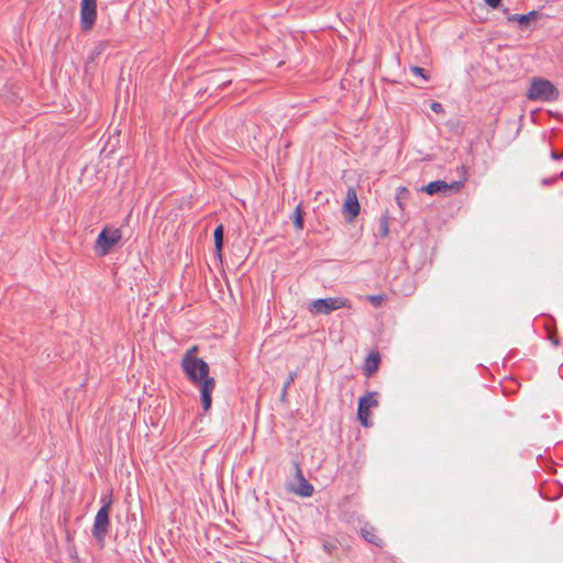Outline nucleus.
I'll list each match as a JSON object with an SVG mask.
<instances>
[{"mask_svg": "<svg viewBox=\"0 0 563 563\" xmlns=\"http://www.w3.org/2000/svg\"><path fill=\"white\" fill-rule=\"evenodd\" d=\"M199 345L190 346L180 361V367L187 379L199 388L203 411H208L212 405V393L216 388V379L210 376L209 364L197 356Z\"/></svg>", "mask_w": 563, "mask_h": 563, "instance_id": "f257e3e1", "label": "nucleus"}, {"mask_svg": "<svg viewBox=\"0 0 563 563\" xmlns=\"http://www.w3.org/2000/svg\"><path fill=\"white\" fill-rule=\"evenodd\" d=\"M102 506L98 510L95 521L91 529V534L93 539L97 541L99 548H103L106 543V538L109 533L110 529V511L112 499L109 497H101Z\"/></svg>", "mask_w": 563, "mask_h": 563, "instance_id": "f03ea898", "label": "nucleus"}, {"mask_svg": "<svg viewBox=\"0 0 563 563\" xmlns=\"http://www.w3.org/2000/svg\"><path fill=\"white\" fill-rule=\"evenodd\" d=\"M526 97L530 101L552 102L559 99L560 91L550 80L532 77Z\"/></svg>", "mask_w": 563, "mask_h": 563, "instance_id": "7ed1b4c3", "label": "nucleus"}, {"mask_svg": "<svg viewBox=\"0 0 563 563\" xmlns=\"http://www.w3.org/2000/svg\"><path fill=\"white\" fill-rule=\"evenodd\" d=\"M346 307H351L349 299L343 297H328L311 301L308 306V310L312 314H330L334 310Z\"/></svg>", "mask_w": 563, "mask_h": 563, "instance_id": "20e7f679", "label": "nucleus"}, {"mask_svg": "<svg viewBox=\"0 0 563 563\" xmlns=\"http://www.w3.org/2000/svg\"><path fill=\"white\" fill-rule=\"evenodd\" d=\"M122 232L120 229L110 230L104 228L98 235L95 243V252L98 256L108 255L111 250L121 241Z\"/></svg>", "mask_w": 563, "mask_h": 563, "instance_id": "39448f33", "label": "nucleus"}, {"mask_svg": "<svg viewBox=\"0 0 563 563\" xmlns=\"http://www.w3.org/2000/svg\"><path fill=\"white\" fill-rule=\"evenodd\" d=\"M361 206L357 199L356 190L349 187L342 208V213L347 222H353L360 214Z\"/></svg>", "mask_w": 563, "mask_h": 563, "instance_id": "423d86ee", "label": "nucleus"}, {"mask_svg": "<svg viewBox=\"0 0 563 563\" xmlns=\"http://www.w3.org/2000/svg\"><path fill=\"white\" fill-rule=\"evenodd\" d=\"M97 19V0H81L80 3V24L84 31H89L95 25Z\"/></svg>", "mask_w": 563, "mask_h": 563, "instance_id": "0eeeda50", "label": "nucleus"}, {"mask_svg": "<svg viewBox=\"0 0 563 563\" xmlns=\"http://www.w3.org/2000/svg\"><path fill=\"white\" fill-rule=\"evenodd\" d=\"M380 360V353L377 350L369 352L363 365V375L367 378L372 377L378 371Z\"/></svg>", "mask_w": 563, "mask_h": 563, "instance_id": "6e6552de", "label": "nucleus"}, {"mask_svg": "<svg viewBox=\"0 0 563 563\" xmlns=\"http://www.w3.org/2000/svg\"><path fill=\"white\" fill-rule=\"evenodd\" d=\"M361 537L368 543L376 545L377 548L382 549L384 548L385 543L384 540L377 536L376 529L371 526L368 522H366L361 528Z\"/></svg>", "mask_w": 563, "mask_h": 563, "instance_id": "1a4fd4ad", "label": "nucleus"}, {"mask_svg": "<svg viewBox=\"0 0 563 563\" xmlns=\"http://www.w3.org/2000/svg\"><path fill=\"white\" fill-rule=\"evenodd\" d=\"M540 16L539 11L532 10L526 14H511L508 16L509 22H518L521 29H525L533 20Z\"/></svg>", "mask_w": 563, "mask_h": 563, "instance_id": "9d476101", "label": "nucleus"}, {"mask_svg": "<svg viewBox=\"0 0 563 563\" xmlns=\"http://www.w3.org/2000/svg\"><path fill=\"white\" fill-rule=\"evenodd\" d=\"M357 419L364 428H369L373 426V422L371 420V409L367 408V404L365 402L364 399L358 400Z\"/></svg>", "mask_w": 563, "mask_h": 563, "instance_id": "9b49d317", "label": "nucleus"}, {"mask_svg": "<svg viewBox=\"0 0 563 563\" xmlns=\"http://www.w3.org/2000/svg\"><path fill=\"white\" fill-rule=\"evenodd\" d=\"M296 472L300 479V485L296 493L302 497H310L313 494V486L303 477L298 464H296Z\"/></svg>", "mask_w": 563, "mask_h": 563, "instance_id": "f8f14e48", "label": "nucleus"}, {"mask_svg": "<svg viewBox=\"0 0 563 563\" xmlns=\"http://www.w3.org/2000/svg\"><path fill=\"white\" fill-rule=\"evenodd\" d=\"M109 45V41H99L96 43L88 55L86 66L88 67L91 63H95L97 58L104 53Z\"/></svg>", "mask_w": 563, "mask_h": 563, "instance_id": "ddd939ff", "label": "nucleus"}, {"mask_svg": "<svg viewBox=\"0 0 563 563\" xmlns=\"http://www.w3.org/2000/svg\"><path fill=\"white\" fill-rule=\"evenodd\" d=\"M421 191L428 195H437V194H446V181L444 180H434L429 183L427 186L421 188Z\"/></svg>", "mask_w": 563, "mask_h": 563, "instance_id": "4468645a", "label": "nucleus"}, {"mask_svg": "<svg viewBox=\"0 0 563 563\" xmlns=\"http://www.w3.org/2000/svg\"><path fill=\"white\" fill-rule=\"evenodd\" d=\"M223 235L224 228L223 224H219L213 231V240H214V249L217 256L222 258V249H223Z\"/></svg>", "mask_w": 563, "mask_h": 563, "instance_id": "2eb2a0df", "label": "nucleus"}, {"mask_svg": "<svg viewBox=\"0 0 563 563\" xmlns=\"http://www.w3.org/2000/svg\"><path fill=\"white\" fill-rule=\"evenodd\" d=\"M294 227L297 230H302L305 224V211L301 208V205H298L295 209L292 217Z\"/></svg>", "mask_w": 563, "mask_h": 563, "instance_id": "dca6fc26", "label": "nucleus"}, {"mask_svg": "<svg viewBox=\"0 0 563 563\" xmlns=\"http://www.w3.org/2000/svg\"><path fill=\"white\" fill-rule=\"evenodd\" d=\"M378 395L379 394L377 391H367L358 400H363L364 399L365 402L367 404V408L368 409L376 408L379 405V402H378Z\"/></svg>", "mask_w": 563, "mask_h": 563, "instance_id": "f3484780", "label": "nucleus"}, {"mask_svg": "<svg viewBox=\"0 0 563 563\" xmlns=\"http://www.w3.org/2000/svg\"><path fill=\"white\" fill-rule=\"evenodd\" d=\"M462 169H463V177L462 179L460 180H455V181H452V183H446V192L448 191H454V192H459L463 187H464V184L466 181V177H465V167L462 166Z\"/></svg>", "mask_w": 563, "mask_h": 563, "instance_id": "a211bd4d", "label": "nucleus"}, {"mask_svg": "<svg viewBox=\"0 0 563 563\" xmlns=\"http://www.w3.org/2000/svg\"><path fill=\"white\" fill-rule=\"evenodd\" d=\"M545 330H547V336L551 341V343L554 346H559L560 345V339H559L558 329L555 327L545 325Z\"/></svg>", "mask_w": 563, "mask_h": 563, "instance_id": "6ab92c4d", "label": "nucleus"}, {"mask_svg": "<svg viewBox=\"0 0 563 563\" xmlns=\"http://www.w3.org/2000/svg\"><path fill=\"white\" fill-rule=\"evenodd\" d=\"M389 218L387 214H383L379 219V228H378V231H379V235L385 238L388 235L389 233Z\"/></svg>", "mask_w": 563, "mask_h": 563, "instance_id": "aec40b11", "label": "nucleus"}, {"mask_svg": "<svg viewBox=\"0 0 563 563\" xmlns=\"http://www.w3.org/2000/svg\"><path fill=\"white\" fill-rule=\"evenodd\" d=\"M297 374L295 372L290 373L287 380L285 382L284 386H283V391H282V400H285L286 398V395H287V389L291 386V384L295 382V378H296Z\"/></svg>", "mask_w": 563, "mask_h": 563, "instance_id": "412c9836", "label": "nucleus"}, {"mask_svg": "<svg viewBox=\"0 0 563 563\" xmlns=\"http://www.w3.org/2000/svg\"><path fill=\"white\" fill-rule=\"evenodd\" d=\"M410 70L412 74L420 76L426 81H428L430 79V76L428 75L427 70L422 67L411 66Z\"/></svg>", "mask_w": 563, "mask_h": 563, "instance_id": "4be33fe9", "label": "nucleus"}, {"mask_svg": "<svg viewBox=\"0 0 563 563\" xmlns=\"http://www.w3.org/2000/svg\"><path fill=\"white\" fill-rule=\"evenodd\" d=\"M322 548L328 554H332L338 549V547L332 542H324Z\"/></svg>", "mask_w": 563, "mask_h": 563, "instance_id": "5701e85b", "label": "nucleus"}, {"mask_svg": "<svg viewBox=\"0 0 563 563\" xmlns=\"http://www.w3.org/2000/svg\"><path fill=\"white\" fill-rule=\"evenodd\" d=\"M430 109L435 112V113H443L444 112V108L443 106L438 102V101H434L430 104Z\"/></svg>", "mask_w": 563, "mask_h": 563, "instance_id": "b1692460", "label": "nucleus"}, {"mask_svg": "<svg viewBox=\"0 0 563 563\" xmlns=\"http://www.w3.org/2000/svg\"><path fill=\"white\" fill-rule=\"evenodd\" d=\"M368 300L375 306V307H378L382 301H383V297L382 296H375V295H372V296H368Z\"/></svg>", "mask_w": 563, "mask_h": 563, "instance_id": "393cba45", "label": "nucleus"}, {"mask_svg": "<svg viewBox=\"0 0 563 563\" xmlns=\"http://www.w3.org/2000/svg\"><path fill=\"white\" fill-rule=\"evenodd\" d=\"M486 4L490 8L497 9L501 4V0H485Z\"/></svg>", "mask_w": 563, "mask_h": 563, "instance_id": "a878e982", "label": "nucleus"}, {"mask_svg": "<svg viewBox=\"0 0 563 563\" xmlns=\"http://www.w3.org/2000/svg\"><path fill=\"white\" fill-rule=\"evenodd\" d=\"M408 194H409V191L406 189V187H402V188L399 190V192H398V195H397V200H398V205H399V207H400V208H402V203H401V201H400V195H405V196H407Z\"/></svg>", "mask_w": 563, "mask_h": 563, "instance_id": "bb28decb", "label": "nucleus"}, {"mask_svg": "<svg viewBox=\"0 0 563 563\" xmlns=\"http://www.w3.org/2000/svg\"><path fill=\"white\" fill-rule=\"evenodd\" d=\"M558 178H559V176H554V177H550V178H543L542 179V185H544V186L551 185L554 181H556Z\"/></svg>", "mask_w": 563, "mask_h": 563, "instance_id": "cd10ccee", "label": "nucleus"}, {"mask_svg": "<svg viewBox=\"0 0 563 563\" xmlns=\"http://www.w3.org/2000/svg\"><path fill=\"white\" fill-rule=\"evenodd\" d=\"M551 157H552L553 159H555V161H559V159H561V158L563 157V153H559V152H556V151H552V152H551Z\"/></svg>", "mask_w": 563, "mask_h": 563, "instance_id": "c85d7f7f", "label": "nucleus"}, {"mask_svg": "<svg viewBox=\"0 0 563 563\" xmlns=\"http://www.w3.org/2000/svg\"><path fill=\"white\" fill-rule=\"evenodd\" d=\"M560 176H563V172L561 173V175H560Z\"/></svg>", "mask_w": 563, "mask_h": 563, "instance_id": "c756f323", "label": "nucleus"}]
</instances>
